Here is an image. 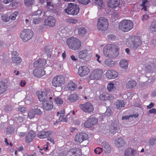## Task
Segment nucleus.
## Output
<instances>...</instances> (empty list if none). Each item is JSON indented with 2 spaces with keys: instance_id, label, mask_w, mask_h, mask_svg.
<instances>
[{
  "instance_id": "40",
  "label": "nucleus",
  "mask_w": 156,
  "mask_h": 156,
  "mask_svg": "<svg viewBox=\"0 0 156 156\" xmlns=\"http://www.w3.org/2000/svg\"><path fill=\"white\" fill-rule=\"evenodd\" d=\"M98 8L101 9L103 6V2L102 0H93Z\"/></svg>"
},
{
  "instance_id": "30",
  "label": "nucleus",
  "mask_w": 156,
  "mask_h": 156,
  "mask_svg": "<svg viewBox=\"0 0 156 156\" xmlns=\"http://www.w3.org/2000/svg\"><path fill=\"white\" fill-rule=\"evenodd\" d=\"M115 144L118 147H121L124 146L125 142L122 138H117L115 141Z\"/></svg>"
},
{
  "instance_id": "49",
  "label": "nucleus",
  "mask_w": 156,
  "mask_h": 156,
  "mask_svg": "<svg viewBox=\"0 0 156 156\" xmlns=\"http://www.w3.org/2000/svg\"><path fill=\"white\" fill-rule=\"evenodd\" d=\"M114 85L112 83H108L107 86V88L109 91H111L112 90L114 87Z\"/></svg>"
},
{
  "instance_id": "22",
  "label": "nucleus",
  "mask_w": 156,
  "mask_h": 156,
  "mask_svg": "<svg viewBox=\"0 0 156 156\" xmlns=\"http://www.w3.org/2000/svg\"><path fill=\"white\" fill-rule=\"evenodd\" d=\"M35 133L32 130L30 131L27 134L25 140L26 143H30L33 140L35 136Z\"/></svg>"
},
{
  "instance_id": "25",
  "label": "nucleus",
  "mask_w": 156,
  "mask_h": 156,
  "mask_svg": "<svg viewBox=\"0 0 156 156\" xmlns=\"http://www.w3.org/2000/svg\"><path fill=\"white\" fill-rule=\"evenodd\" d=\"M119 129V126L113 123L110 124L108 127L109 132L113 134H115Z\"/></svg>"
},
{
  "instance_id": "20",
  "label": "nucleus",
  "mask_w": 156,
  "mask_h": 156,
  "mask_svg": "<svg viewBox=\"0 0 156 156\" xmlns=\"http://www.w3.org/2000/svg\"><path fill=\"white\" fill-rule=\"evenodd\" d=\"M120 4L119 0H109L108 3V5L109 7L115 9L119 8Z\"/></svg>"
},
{
  "instance_id": "2",
  "label": "nucleus",
  "mask_w": 156,
  "mask_h": 156,
  "mask_svg": "<svg viewBox=\"0 0 156 156\" xmlns=\"http://www.w3.org/2000/svg\"><path fill=\"white\" fill-rule=\"evenodd\" d=\"M66 43L69 48L74 50H79L82 46L81 41L78 38L73 37L68 38Z\"/></svg>"
},
{
  "instance_id": "41",
  "label": "nucleus",
  "mask_w": 156,
  "mask_h": 156,
  "mask_svg": "<svg viewBox=\"0 0 156 156\" xmlns=\"http://www.w3.org/2000/svg\"><path fill=\"white\" fill-rule=\"evenodd\" d=\"M105 64L110 67H112L114 65V63L112 60L111 59H106L105 61Z\"/></svg>"
},
{
  "instance_id": "45",
  "label": "nucleus",
  "mask_w": 156,
  "mask_h": 156,
  "mask_svg": "<svg viewBox=\"0 0 156 156\" xmlns=\"http://www.w3.org/2000/svg\"><path fill=\"white\" fill-rule=\"evenodd\" d=\"M35 115V113L34 112V110H33V109H32L29 111L28 114V117L30 119H31L34 117Z\"/></svg>"
},
{
  "instance_id": "27",
  "label": "nucleus",
  "mask_w": 156,
  "mask_h": 156,
  "mask_svg": "<svg viewBox=\"0 0 156 156\" xmlns=\"http://www.w3.org/2000/svg\"><path fill=\"white\" fill-rule=\"evenodd\" d=\"M77 86L75 83L72 81H69L65 87L66 90H74L76 88Z\"/></svg>"
},
{
  "instance_id": "17",
  "label": "nucleus",
  "mask_w": 156,
  "mask_h": 156,
  "mask_svg": "<svg viewBox=\"0 0 156 156\" xmlns=\"http://www.w3.org/2000/svg\"><path fill=\"white\" fill-rule=\"evenodd\" d=\"M36 94L39 101L42 103L48 100V96L45 92L41 91H37Z\"/></svg>"
},
{
  "instance_id": "1",
  "label": "nucleus",
  "mask_w": 156,
  "mask_h": 156,
  "mask_svg": "<svg viewBox=\"0 0 156 156\" xmlns=\"http://www.w3.org/2000/svg\"><path fill=\"white\" fill-rule=\"evenodd\" d=\"M119 48L116 45L110 44L107 45L104 48L103 53L106 56L115 57L119 55Z\"/></svg>"
},
{
  "instance_id": "50",
  "label": "nucleus",
  "mask_w": 156,
  "mask_h": 156,
  "mask_svg": "<svg viewBox=\"0 0 156 156\" xmlns=\"http://www.w3.org/2000/svg\"><path fill=\"white\" fill-rule=\"evenodd\" d=\"M18 14V12L17 11L11 14L9 16L10 19L12 20H14L16 19V17Z\"/></svg>"
},
{
  "instance_id": "15",
  "label": "nucleus",
  "mask_w": 156,
  "mask_h": 156,
  "mask_svg": "<svg viewBox=\"0 0 156 156\" xmlns=\"http://www.w3.org/2000/svg\"><path fill=\"white\" fill-rule=\"evenodd\" d=\"M145 69L147 71H152L156 73V62L151 59L148 64L145 67Z\"/></svg>"
},
{
  "instance_id": "4",
  "label": "nucleus",
  "mask_w": 156,
  "mask_h": 156,
  "mask_svg": "<svg viewBox=\"0 0 156 156\" xmlns=\"http://www.w3.org/2000/svg\"><path fill=\"white\" fill-rule=\"evenodd\" d=\"M65 83V78L62 75H57L54 77L52 80V86L55 87H61Z\"/></svg>"
},
{
  "instance_id": "39",
  "label": "nucleus",
  "mask_w": 156,
  "mask_h": 156,
  "mask_svg": "<svg viewBox=\"0 0 156 156\" xmlns=\"http://www.w3.org/2000/svg\"><path fill=\"white\" fill-rule=\"evenodd\" d=\"M35 3L34 0H25L24 4L27 7H30L33 5Z\"/></svg>"
},
{
  "instance_id": "36",
  "label": "nucleus",
  "mask_w": 156,
  "mask_h": 156,
  "mask_svg": "<svg viewBox=\"0 0 156 156\" xmlns=\"http://www.w3.org/2000/svg\"><path fill=\"white\" fill-rule=\"evenodd\" d=\"M78 32L79 35L82 36L86 34L87 30L85 27H81L78 28Z\"/></svg>"
},
{
  "instance_id": "21",
  "label": "nucleus",
  "mask_w": 156,
  "mask_h": 156,
  "mask_svg": "<svg viewBox=\"0 0 156 156\" xmlns=\"http://www.w3.org/2000/svg\"><path fill=\"white\" fill-rule=\"evenodd\" d=\"M89 51L87 49H83L78 53V58L83 59L86 58L89 55Z\"/></svg>"
},
{
  "instance_id": "3",
  "label": "nucleus",
  "mask_w": 156,
  "mask_h": 156,
  "mask_svg": "<svg viewBox=\"0 0 156 156\" xmlns=\"http://www.w3.org/2000/svg\"><path fill=\"white\" fill-rule=\"evenodd\" d=\"M133 24L132 21L129 20H124L121 21L119 23V29L125 32H127L132 29Z\"/></svg>"
},
{
  "instance_id": "16",
  "label": "nucleus",
  "mask_w": 156,
  "mask_h": 156,
  "mask_svg": "<svg viewBox=\"0 0 156 156\" xmlns=\"http://www.w3.org/2000/svg\"><path fill=\"white\" fill-rule=\"evenodd\" d=\"M55 19L53 16H49L47 17L44 22V25L53 27L55 25Z\"/></svg>"
},
{
  "instance_id": "58",
  "label": "nucleus",
  "mask_w": 156,
  "mask_h": 156,
  "mask_svg": "<svg viewBox=\"0 0 156 156\" xmlns=\"http://www.w3.org/2000/svg\"><path fill=\"white\" fill-rule=\"evenodd\" d=\"M64 116H60L59 120L62 122H67V119L66 117H64Z\"/></svg>"
},
{
  "instance_id": "12",
  "label": "nucleus",
  "mask_w": 156,
  "mask_h": 156,
  "mask_svg": "<svg viewBox=\"0 0 156 156\" xmlns=\"http://www.w3.org/2000/svg\"><path fill=\"white\" fill-rule=\"evenodd\" d=\"M22 59L19 56V54L16 51H13L12 53L11 62L15 63L16 65L20 64L22 62Z\"/></svg>"
},
{
  "instance_id": "51",
  "label": "nucleus",
  "mask_w": 156,
  "mask_h": 156,
  "mask_svg": "<svg viewBox=\"0 0 156 156\" xmlns=\"http://www.w3.org/2000/svg\"><path fill=\"white\" fill-rule=\"evenodd\" d=\"M44 51L47 55H50L52 49L49 48L48 46H46L44 48Z\"/></svg>"
},
{
  "instance_id": "63",
  "label": "nucleus",
  "mask_w": 156,
  "mask_h": 156,
  "mask_svg": "<svg viewBox=\"0 0 156 156\" xmlns=\"http://www.w3.org/2000/svg\"><path fill=\"white\" fill-rule=\"evenodd\" d=\"M149 112L150 114H156V109L154 108H153L150 109L149 111Z\"/></svg>"
},
{
  "instance_id": "26",
  "label": "nucleus",
  "mask_w": 156,
  "mask_h": 156,
  "mask_svg": "<svg viewBox=\"0 0 156 156\" xmlns=\"http://www.w3.org/2000/svg\"><path fill=\"white\" fill-rule=\"evenodd\" d=\"M99 98L101 100L105 101L112 100L114 99V97L107 93L104 92L100 95Z\"/></svg>"
},
{
  "instance_id": "13",
  "label": "nucleus",
  "mask_w": 156,
  "mask_h": 156,
  "mask_svg": "<svg viewBox=\"0 0 156 156\" xmlns=\"http://www.w3.org/2000/svg\"><path fill=\"white\" fill-rule=\"evenodd\" d=\"M98 122L97 119L94 118H90L84 123V126L86 128H90L94 125L97 124Z\"/></svg>"
},
{
  "instance_id": "5",
  "label": "nucleus",
  "mask_w": 156,
  "mask_h": 156,
  "mask_svg": "<svg viewBox=\"0 0 156 156\" xmlns=\"http://www.w3.org/2000/svg\"><path fill=\"white\" fill-rule=\"evenodd\" d=\"M80 9L79 6L74 3L69 4L67 8L65 9V12L69 15H77L79 12Z\"/></svg>"
},
{
  "instance_id": "19",
  "label": "nucleus",
  "mask_w": 156,
  "mask_h": 156,
  "mask_svg": "<svg viewBox=\"0 0 156 156\" xmlns=\"http://www.w3.org/2000/svg\"><path fill=\"white\" fill-rule=\"evenodd\" d=\"M124 155L125 156H138L139 153L136 150L129 148L125 151Z\"/></svg>"
},
{
  "instance_id": "11",
  "label": "nucleus",
  "mask_w": 156,
  "mask_h": 156,
  "mask_svg": "<svg viewBox=\"0 0 156 156\" xmlns=\"http://www.w3.org/2000/svg\"><path fill=\"white\" fill-rule=\"evenodd\" d=\"M90 70L86 66H82L79 67L78 73L81 77H83L87 75L90 73Z\"/></svg>"
},
{
  "instance_id": "43",
  "label": "nucleus",
  "mask_w": 156,
  "mask_h": 156,
  "mask_svg": "<svg viewBox=\"0 0 156 156\" xmlns=\"http://www.w3.org/2000/svg\"><path fill=\"white\" fill-rule=\"evenodd\" d=\"M149 2V1L147 0H143L142 1V3L140 5L143 7L142 9H143L145 11H147V6L145 5L147 3Z\"/></svg>"
},
{
  "instance_id": "52",
  "label": "nucleus",
  "mask_w": 156,
  "mask_h": 156,
  "mask_svg": "<svg viewBox=\"0 0 156 156\" xmlns=\"http://www.w3.org/2000/svg\"><path fill=\"white\" fill-rule=\"evenodd\" d=\"M103 150L102 148L99 147L95 148L94 150L95 153L96 154H100L102 151Z\"/></svg>"
},
{
  "instance_id": "32",
  "label": "nucleus",
  "mask_w": 156,
  "mask_h": 156,
  "mask_svg": "<svg viewBox=\"0 0 156 156\" xmlns=\"http://www.w3.org/2000/svg\"><path fill=\"white\" fill-rule=\"evenodd\" d=\"M136 83L134 80H131L128 81L126 83V86L127 89H131L136 86Z\"/></svg>"
},
{
  "instance_id": "47",
  "label": "nucleus",
  "mask_w": 156,
  "mask_h": 156,
  "mask_svg": "<svg viewBox=\"0 0 156 156\" xmlns=\"http://www.w3.org/2000/svg\"><path fill=\"white\" fill-rule=\"evenodd\" d=\"M2 19L4 22H9L10 20V17L8 15L5 14L2 16Z\"/></svg>"
},
{
  "instance_id": "28",
  "label": "nucleus",
  "mask_w": 156,
  "mask_h": 156,
  "mask_svg": "<svg viewBox=\"0 0 156 156\" xmlns=\"http://www.w3.org/2000/svg\"><path fill=\"white\" fill-rule=\"evenodd\" d=\"M46 60L45 59H39L34 62V67H36L45 66L46 64Z\"/></svg>"
},
{
  "instance_id": "14",
  "label": "nucleus",
  "mask_w": 156,
  "mask_h": 156,
  "mask_svg": "<svg viewBox=\"0 0 156 156\" xmlns=\"http://www.w3.org/2000/svg\"><path fill=\"white\" fill-rule=\"evenodd\" d=\"M132 41V44L134 48H137L142 45V41L139 37L133 36L130 37Z\"/></svg>"
},
{
  "instance_id": "37",
  "label": "nucleus",
  "mask_w": 156,
  "mask_h": 156,
  "mask_svg": "<svg viewBox=\"0 0 156 156\" xmlns=\"http://www.w3.org/2000/svg\"><path fill=\"white\" fill-rule=\"evenodd\" d=\"M119 65L121 67L126 69L127 68L128 63L127 61L122 59L120 61L119 63Z\"/></svg>"
},
{
  "instance_id": "35",
  "label": "nucleus",
  "mask_w": 156,
  "mask_h": 156,
  "mask_svg": "<svg viewBox=\"0 0 156 156\" xmlns=\"http://www.w3.org/2000/svg\"><path fill=\"white\" fill-rule=\"evenodd\" d=\"M74 156H80L82 155V152L81 150L79 148H72Z\"/></svg>"
},
{
  "instance_id": "24",
  "label": "nucleus",
  "mask_w": 156,
  "mask_h": 156,
  "mask_svg": "<svg viewBox=\"0 0 156 156\" xmlns=\"http://www.w3.org/2000/svg\"><path fill=\"white\" fill-rule=\"evenodd\" d=\"M43 108L46 110H50L53 108V102L50 101H46L42 103Z\"/></svg>"
},
{
  "instance_id": "48",
  "label": "nucleus",
  "mask_w": 156,
  "mask_h": 156,
  "mask_svg": "<svg viewBox=\"0 0 156 156\" xmlns=\"http://www.w3.org/2000/svg\"><path fill=\"white\" fill-rule=\"evenodd\" d=\"M150 29L153 32H156V23H152L150 27Z\"/></svg>"
},
{
  "instance_id": "9",
  "label": "nucleus",
  "mask_w": 156,
  "mask_h": 156,
  "mask_svg": "<svg viewBox=\"0 0 156 156\" xmlns=\"http://www.w3.org/2000/svg\"><path fill=\"white\" fill-rule=\"evenodd\" d=\"M103 73V70L101 69H95L91 73L89 78L91 80H98L100 79Z\"/></svg>"
},
{
  "instance_id": "8",
  "label": "nucleus",
  "mask_w": 156,
  "mask_h": 156,
  "mask_svg": "<svg viewBox=\"0 0 156 156\" xmlns=\"http://www.w3.org/2000/svg\"><path fill=\"white\" fill-rule=\"evenodd\" d=\"M79 108L85 113H90L94 110L92 104L89 102H86L83 104H81L79 105Z\"/></svg>"
},
{
  "instance_id": "55",
  "label": "nucleus",
  "mask_w": 156,
  "mask_h": 156,
  "mask_svg": "<svg viewBox=\"0 0 156 156\" xmlns=\"http://www.w3.org/2000/svg\"><path fill=\"white\" fill-rule=\"evenodd\" d=\"M18 111L20 112L23 113L26 111V108L24 107L21 106H19L18 108Z\"/></svg>"
},
{
  "instance_id": "34",
  "label": "nucleus",
  "mask_w": 156,
  "mask_h": 156,
  "mask_svg": "<svg viewBox=\"0 0 156 156\" xmlns=\"http://www.w3.org/2000/svg\"><path fill=\"white\" fill-rule=\"evenodd\" d=\"M116 107L118 110H121L122 108L124 107L125 105V103L123 101H121L118 100L115 103Z\"/></svg>"
},
{
  "instance_id": "44",
  "label": "nucleus",
  "mask_w": 156,
  "mask_h": 156,
  "mask_svg": "<svg viewBox=\"0 0 156 156\" xmlns=\"http://www.w3.org/2000/svg\"><path fill=\"white\" fill-rule=\"evenodd\" d=\"M55 102L58 105H60L62 104L63 101L62 99L59 97H57L55 98Z\"/></svg>"
},
{
  "instance_id": "56",
  "label": "nucleus",
  "mask_w": 156,
  "mask_h": 156,
  "mask_svg": "<svg viewBox=\"0 0 156 156\" xmlns=\"http://www.w3.org/2000/svg\"><path fill=\"white\" fill-rule=\"evenodd\" d=\"M66 156H74L72 148L70 149L67 152Z\"/></svg>"
},
{
  "instance_id": "61",
  "label": "nucleus",
  "mask_w": 156,
  "mask_h": 156,
  "mask_svg": "<svg viewBox=\"0 0 156 156\" xmlns=\"http://www.w3.org/2000/svg\"><path fill=\"white\" fill-rule=\"evenodd\" d=\"M42 13V10L40 9H38L34 13V15H41Z\"/></svg>"
},
{
  "instance_id": "57",
  "label": "nucleus",
  "mask_w": 156,
  "mask_h": 156,
  "mask_svg": "<svg viewBox=\"0 0 156 156\" xmlns=\"http://www.w3.org/2000/svg\"><path fill=\"white\" fill-rule=\"evenodd\" d=\"M41 21V20L40 18L34 19L33 20V23L35 24H38Z\"/></svg>"
},
{
  "instance_id": "62",
  "label": "nucleus",
  "mask_w": 156,
  "mask_h": 156,
  "mask_svg": "<svg viewBox=\"0 0 156 156\" xmlns=\"http://www.w3.org/2000/svg\"><path fill=\"white\" fill-rule=\"evenodd\" d=\"M108 38L109 39L111 40H114L115 38V37L112 34H109L108 36Z\"/></svg>"
},
{
  "instance_id": "10",
  "label": "nucleus",
  "mask_w": 156,
  "mask_h": 156,
  "mask_svg": "<svg viewBox=\"0 0 156 156\" xmlns=\"http://www.w3.org/2000/svg\"><path fill=\"white\" fill-rule=\"evenodd\" d=\"M88 138V135L87 133L81 132L75 135L74 140L76 143L80 144Z\"/></svg>"
},
{
  "instance_id": "59",
  "label": "nucleus",
  "mask_w": 156,
  "mask_h": 156,
  "mask_svg": "<svg viewBox=\"0 0 156 156\" xmlns=\"http://www.w3.org/2000/svg\"><path fill=\"white\" fill-rule=\"evenodd\" d=\"M156 140L154 138H151L149 140V143L151 145H154Z\"/></svg>"
},
{
  "instance_id": "46",
  "label": "nucleus",
  "mask_w": 156,
  "mask_h": 156,
  "mask_svg": "<svg viewBox=\"0 0 156 156\" xmlns=\"http://www.w3.org/2000/svg\"><path fill=\"white\" fill-rule=\"evenodd\" d=\"M66 21L67 23H72L73 24H76L78 21L77 20L73 18L67 19L66 20Z\"/></svg>"
},
{
  "instance_id": "18",
  "label": "nucleus",
  "mask_w": 156,
  "mask_h": 156,
  "mask_svg": "<svg viewBox=\"0 0 156 156\" xmlns=\"http://www.w3.org/2000/svg\"><path fill=\"white\" fill-rule=\"evenodd\" d=\"M105 75L109 79H114L118 76V73L114 70L109 69L107 71Z\"/></svg>"
},
{
  "instance_id": "7",
  "label": "nucleus",
  "mask_w": 156,
  "mask_h": 156,
  "mask_svg": "<svg viewBox=\"0 0 156 156\" xmlns=\"http://www.w3.org/2000/svg\"><path fill=\"white\" fill-rule=\"evenodd\" d=\"M33 35V31L28 29H26L22 31L20 36L22 41L26 42L30 39Z\"/></svg>"
},
{
  "instance_id": "53",
  "label": "nucleus",
  "mask_w": 156,
  "mask_h": 156,
  "mask_svg": "<svg viewBox=\"0 0 156 156\" xmlns=\"http://www.w3.org/2000/svg\"><path fill=\"white\" fill-rule=\"evenodd\" d=\"M78 2L81 4L87 5L90 2V0H78Z\"/></svg>"
},
{
  "instance_id": "64",
  "label": "nucleus",
  "mask_w": 156,
  "mask_h": 156,
  "mask_svg": "<svg viewBox=\"0 0 156 156\" xmlns=\"http://www.w3.org/2000/svg\"><path fill=\"white\" fill-rule=\"evenodd\" d=\"M112 113V112L111 110H107L105 113V115L108 116H109L111 115Z\"/></svg>"
},
{
  "instance_id": "60",
  "label": "nucleus",
  "mask_w": 156,
  "mask_h": 156,
  "mask_svg": "<svg viewBox=\"0 0 156 156\" xmlns=\"http://www.w3.org/2000/svg\"><path fill=\"white\" fill-rule=\"evenodd\" d=\"M149 17V16L146 14H144L143 16L142 20L143 21H144L147 20Z\"/></svg>"
},
{
  "instance_id": "6",
  "label": "nucleus",
  "mask_w": 156,
  "mask_h": 156,
  "mask_svg": "<svg viewBox=\"0 0 156 156\" xmlns=\"http://www.w3.org/2000/svg\"><path fill=\"white\" fill-rule=\"evenodd\" d=\"M108 21L106 18L103 17L99 18L97 23V28L98 30L105 31L108 28Z\"/></svg>"
},
{
  "instance_id": "23",
  "label": "nucleus",
  "mask_w": 156,
  "mask_h": 156,
  "mask_svg": "<svg viewBox=\"0 0 156 156\" xmlns=\"http://www.w3.org/2000/svg\"><path fill=\"white\" fill-rule=\"evenodd\" d=\"M8 90V84L7 82L0 81V95L3 94Z\"/></svg>"
},
{
  "instance_id": "33",
  "label": "nucleus",
  "mask_w": 156,
  "mask_h": 156,
  "mask_svg": "<svg viewBox=\"0 0 156 156\" xmlns=\"http://www.w3.org/2000/svg\"><path fill=\"white\" fill-rule=\"evenodd\" d=\"M101 145L104 148V151L106 153H109L110 152L111 148L108 143L103 142L101 143Z\"/></svg>"
},
{
  "instance_id": "38",
  "label": "nucleus",
  "mask_w": 156,
  "mask_h": 156,
  "mask_svg": "<svg viewBox=\"0 0 156 156\" xmlns=\"http://www.w3.org/2000/svg\"><path fill=\"white\" fill-rule=\"evenodd\" d=\"M78 96L76 94H74L70 95L69 100L71 102H73L78 100Z\"/></svg>"
},
{
  "instance_id": "54",
  "label": "nucleus",
  "mask_w": 156,
  "mask_h": 156,
  "mask_svg": "<svg viewBox=\"0 0 156 156\" xmlns=\"http://www.w3.org/2000/svg\"><path fill=\"white\" fill-rule=\"evenodd\" d=\"M33 110H34V112L35 114L41 115L42 114V112L40 109L38 108L33 109Z\"/></svg>"
},
{
  "instance_id": "42",
  "label": "nucleus",
  "mask_w": 156,
  "mask_h": 156,
  "mask_svg": "<svg viewBox=\"0 0 156 156\" xmlns=\"http://www.w3.org/2000/svg\"><path fill=\"white\" fill-rule=\"evenodd\" d=\"M46 8L50 10H52L54 9V5L52 2H47Z\"/></svg>"
},
{
  "instance_id": "31",
  "label": "nucleus",
  "mask_w": 156,
  "mask_h": 156,
  "mask_svg": "<svg viewBox=\"0 0 156 156\" xmlns=\"http://www.w3.org/2000/svg\"><path fill=\"white\" fill-rule=\"evenodd\" d=\"M45 72L42 70H39L37 69H34L33 73L34 75L37 77H40L44 74Z\"/></svg>"
},
{
  "instance_id": "29",
  "label": "nucleus",
  "mask_w": 156,
  "mask_h": 156,
  "mask_svg": "<svg viewBox=\"0 0 156 156\" xmlns=\"http://www.w3.org/2000/svg\"><path fill=\"white\" fill-rule=\"evenodd\" d=\"M52 133L51 131L47 132L41 131L39 132L37 135L38 137L40 138H45L48 137Z\"/></svg>"
}]
</instances>
